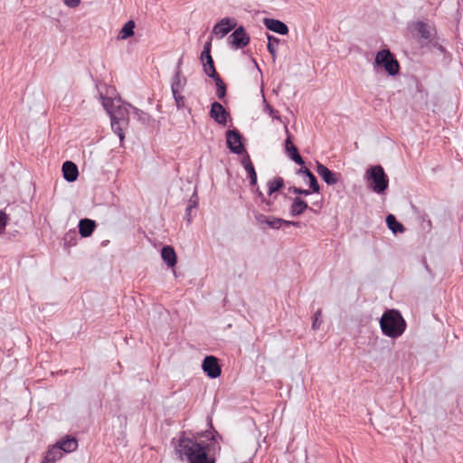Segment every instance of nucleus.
<instances>
[{
  "mask_svg": "<svg viewBox=\"0 0 463 463\" xmlns=\"http://www.w3.org/2000/svg\"><path fill=\"white\" fill-rule=\"evenodd\" d=\"M221 449V446L214 436L210 442L190 439L183 435L175 447V452L180 459H186L190 463H214V455Z\"/></svg>",
  "mask_w": 463,
  "mask_h": 463,
  "instance_id": "f257e3e1",
  "label": "nucleus"
},
{
  "mask_svg": "<svg viewBox=\"0 0 463 463\" xmlns=\"http://www.w3.org/2000/svg\"><path fill=\"white\" fill-rule=\"evenodd\" d=\"M380 326L383 335L397 338L405 331L406 323L399 311L391 309L383 314L380 319Z\"/></svg>",
  "mask_w": 463,
  "mask_h": 463,
  "instance_id": "f03ea898",
  "label": "nucleus"
},
{
  "mask_svg": "<svg viewBox=\"0 0 463 463\" xmlns=\"http://www.w3.org/2000/svg\"><path fill=\"white\" fill-rule=\"evenodd\" d=\"M102 105L109 114L110 120L118 121L121 124H128V109L121 101L113 100L110 98L102 97Z\"/></svg>",
  "mask_w": 463,
  "mask_h": 463,
  "instance_id": "7ed1b4c3",
  "label": "nucleus"
},
{
  "mask_svg": "<svg viewBox=\"0 0 463 463\" xmlns=\"http://www.w3.org/2000/svg\"><path fill=\"white\" fill-rule=\"evenodd\" d=\"M373 66L383 68L390 76L397 75L400 70L398 61L388 49H383L376 53Z\"/></svg>",
  "mask_w": 463,
  "mask_h": 463,
  "instance_id": "20e7f679",
  "label": "nucleus"
},
{
  "mask_svg": "<svg viewBox=\"0 0 463 463\" xmlns=\"http://www.w3.org/2000/svg\"><path fill=\"white\" fill-rule=\"evenodd\" d=\"M367 175L373 183L372 186L373 192L382 194L388 188V178L381 165L371 166L367 170Z\"/></svg>",
  "mask_w": 463,
  "mask_h": 463,
  "instance_id": "39448f33",
  "label": "nucleus"
},
{
  "mask_svg": "<svg viewBox=\"0 0 463 463\" xmlns=\"http://www.w3.org/2000/svg\"><path fill=\"white\" fill-rule=\"evenodd\" d=\"M226 143L231 152L237 155L246 153L241 144V136L238 130L232 129L226 132Z\"/></svg>",
  "mask_w": 463,
  "mask_h": 463,
  "instance_id": "423d86ee",
  "label": "nucleus"
},
{
  "mask_svg": "<svg viewBox=\"0 0 463 463\" xmlns=\"http://www.w3.org/2000/svg\"><path fill=\"white\" fill-rule=\"evenodd\" d=\"M254 219L256 221V223L260 225L261 228H265L264 226L266 225L269 228L274 230L279 229L282 226L283 222H285L284 220L281 218L267 216L258 212L254 213Z\"/></svg>",
  "mask_w": 463,
  "mask_h": 463,
  "instance_id": "0eeeda50",
  "label": "nucleus"
},
{
  "mask_svg": "<svg viewBox=\"0 0 463 463\" xmlns=\"http://www.w3.org/2000/svg\"><path fill=\"white\" fill-rule=\"evenodd\" d=\"M228 39L230 43L235 49L243 48L250 43V37L246 33L242 26H240L237 29H235V31L229 36Z\"/></svg>",
  "mask_w": 463,
  "mask_h": 463,
  "instance_id": "6e6552de",
  "label": "nucleus"
},
{
  "mask_svg": "<svg viewBox=\"0 0 463 463\" xmlns=\"http://www.w3.org/2000/svg\"><path fill=\"white\" fill-rule=\"evenodd\" d=\"M202 368L207 376L213 379L220 376L222 373L217 358L212 355L203 359Z\"/></svg>",
  "mask_w": 463,
  "mask_h": 463,
  "instance_id": "1a4fd4ad",
  "label": "nucleus"
},
{
  "mask_svg": "<svg viewBox=\"0 0 463 463\" xmlns=\"http://www.w3.org/2000/svg\"><path fill=\"white\" fill-rule=\"evenodd\" d=\"M210 116L218 124L225 126L229 113L225 110L221 103L214 101L211 106Z\"/></svg>",
  "mask_w": 463,
  "mask_h": 463,
  "instance_id": "9d476101",
  "label": "nucleus"
},
{
  "mask_svg": "<svg viewBox=\"0 0 463 463\" xmlns=\"http://www.w3.org/2000/svg\"><path fill=\"white\" fill-rule=\"evenodd\" d=\"M236 21L232 18L225 17L222 18L219 23H217L213 32L216 35H220V37L225 36L228 33H230L236 26Z\"/></svg>",
  "mask_w": 463,
  "mask_h": 463,
  "instance_id": "9b49d317",
  "label": "nucleus"
},
{
  "mask_svg": "<svg viewBox=\"0 0 463 463\" xmlns=\"http://www.w3.org/2000/svg\"><path fill=\"white\" fill-rule=\"evenodd\" d=\"M317 173L328 185H334L338 182L339 174L332 172L326 165L319 162L317 163Z\"/></svg>",
  "mask_w": 463,
  "mask_h": 463,
  "instance_id": "f8f14e48",
  "label": "nucleus"
},
{
  "mask_svg": "<svg viewBox=\"0 0 463 463\" xmlns=\"http://www.w3.org/2000/svg\"><path fill=\"white\" fill-rule=\"evenodd\" d=\"M415 29L418 32L419 36L428 43H430L435 37L436 31L434 27L429 24L418 22L415 24Z\"/></svg>",
  "mask_w": 463,
  "mask_h": 463,
  "instance_id": "ddd939ff",
  "label": "nucleus"
},
{
  "mask_svg": "<svg viewBox=\"0 0 463 463\" xmlns=\"http://www.w3.org/2000/svg\"><path fill=\"white\" fill-rule=\"evenodd\" d=\"M182 61H180L177 65L176 71L172 79L171 90L173 94L182 92L184 86L186 85V78L182 75L180 66Z\"/></svg>",
  "mask_w": 463,
  "mask_h": 463,
  "instance_id": "4468645a",
  "label": "nucleus"
},
{
  "mask_svg": "<svg viewBox=\"0 0 463 463\" xmlns=\"http://www.w3.org/2000/svg\"><path fill=\"white\" fill-rule=\"evenodd\" d=\"M264 24L269 30L279 33L281 35H285L288 33V28L286 25V24L279 20L265 18Z\"/></svg>",
  "mask_w": 463,
  "mask_h": 463,
  "instance_id": "2eb2a0df",
  "label": "nucleus"
},
{
  "mask_svg": "<svg viewBox=\"0 0 463 463\" xmlns=\"http://www.w3.org/2000/svg\"><path fill=\"white\" fill-rule=\"evenodd\" d=\"M63 177L68 182H74L79 175L77 165L71 161H66L62 165Z\"/></svg>",
  "mask_w": 463,
  "mask_h": 463,
  "instance_id": "dca6fc26",
  "label": "nucleus"
},
{
  "mask_svg": "<svg viewBox=\"0 0 463 463\" xmlns=\"http://www.w3.org/2000/svg\"><path fill=\"white\" fill-rule=\"evenodd\" d=\"M285 149L291 160H293L296 164L303 165L305 164L303 158L298 154L297 146L292 143L290 137H288L286 139Z\"/></svg>",
  "mask_w": 463,
  "mask_h": 463,
  "instance_id": "f3484780",
  "label": "nucleus"
},
{
  "mask_svg": "<svg viewBox=\"0 0 463 463\" xmlns=\"http://www.w3.org/2000/svg\"><path fill=\"white\" fill-rule=\"evenodd\" d=\"M161 257L164 262L170 268L176 264V254L173 247L164 246L161 250Z\"/></svg>",
  "mask_w": 463,
  "mask_h": 463,
  "instance_id": "a211bd4d",
  "label": "nucleus"
},
{
  "mask_svg": "<svg viewBox=\"0 0 463 463\" xmlns=\"http://www.w3.org/2000/svg\"><path fill=\"white\" fill-rule=\"evenodd\" d=\"M307 208L308 204L307 202L299 197H295L292 200L289 213L291 216H298L301 215Z\"/></svg>",
  "mask_w": 463,
  "mask_h": 463,
  "instance_id": "6ab92c4d",
  "label": "nucleus"
},
{
  "mask_svg": "<svg viewBox=\"0 0 463 463\" xmlns=\"http://www.w3.org/2000/svg\"><path fill=\"white\" fill-rule=\"evenodd\" d=\"M96 227V223L94 221L90 219H82L79 222V232L81 237H89L93 232Z\"/></svg>",
  "mask_w": 463,
  "mask_h": 463,
  "instance_id": "aec40b11",
  "label": "nucleus"
},
{
  "mask_svg": "<svg viewBox=\"0 0 463 463\" xmlns=\"http://www.w3.org/2000/svg\"><path fill=\"white\" fill-rule=\"evenodd\" d=\"M59 449L62 452H72L78 447V441L75 438L67 437L57 443Z\"/></svg>",
  "mask_w": 463,
  "mask_h": 463,
  "instance_id": "412c9836",
  "label": "nucleus"
},
{
  "mask_svg": "<svg viewBox=\"0 0 463 463\" xmlns=\"http://www.w3.org/2000/svg\"><path fill=\"white\" fill-rule=\"evenodd\" d=\"M386 223L388 228L394 233L402 232L404 231L403 225L399 222L395 216L392 214H389L386 217Z\"/></svg>",
  "mask_w": 463,
  "mask_h": 463,
  "instance_id": "4be33fe9",
  "label": "nucleus"
},
{
  "mask_svg": "<svg viewBox=\"0 0 463 463\" xmlns=\"http://www.w3.org/2000/svg\"><path fill=\"white\" fill-rule=\"evenodd\" d=\"M135 22L133 20L128 21L121 28L118 39L126 40L134 34Z\"/></svg>",
  "mask_w": 463,
  "mask_h": 463,
  "instance_id": "5701e85b",
  "label": "nucleus"
},
{
  "mask_svg": "<svg viewBox=\"0 0 463 463\" xmlns=\"http://www.w3.org/2000/svg\"><path fill=\"white\" fill-rule=\"evenodd\" d=\"M62 452L59 449L57 444L52 446L46 453L43 463H52L61 458Z\"/></svg>",
  "mask_w": 463,
  "mask_h": 463,
  "instance_id": "b1692460",
  "label": "nucleus"
},
{
  "mask_svg": "<svg viewBox=\"0 0 463 463\" xmlns=\"http://www.w3.org/2000/svg\"><path fill=\"white\" fill-rule=\"evenodd\" d=\"M284 186V180L280 176H276L268 182V194H273Z\"/></svg>",
  "mask_w": 463,
  "mask_h": 463,
  "instance_id": "393cba45",
  "label": "nucleus"
},
{
  "mask_svg": "<svg viewBox=\"0 0 463 463\" xmlns=\"http://www.w3.org/2000/svg\"><path fill=\"white\" fill-rule=\"evenodd\" d=\"M203 71H204L205 74L208 77L213 79V78L219 76V74L217 73V71L215 70L213 60L212 57H209L208 61H205L203 62Z\"/></svg>",
  "mask_w": 463,
  "mask_h": 463,
  "instance_id": "a878e982",
  "label": "nucleus"
},
{
  "mask_svg": "<svg viewBox=\"0 0 463 463\" xmlns=\"http://www.w3.org/2000/svg\"><path fill=\"white\" fill-rule=\"evenodd\" d=\"M213 80L216 85V96L218 97V99H222L226 95V85L220 77V75L213 78Z\"/></svg>",
  "mask_w": 463,
  "mask_h": 463,
  "instance_id": "bb28decb",
  "label": "nucleus"
},
{
  "mask_svg": "<svg viewBox=\"0 0 463 463\" xmlns=\"http://www.w3.org/2000/svg\"><path fill=\"white\" fill-rule=\"evenodd\" d=\"M279 43V40L272 35H268V50L269 53L272 55L273 60L276 59L277 53L276 49Z\"/></svg>",
  "mask_w": 463,
  "mask_h": 463,
  "instance_id": "cd10ccee",
  "label": "nucleus"
},
{
  "mask_svg": "<svg viewBox=\"0 0 463 463\" xmlns=\"http://www.w3.org/2000/svg\"><path fill=\"white\" fill-rule=\"evenodd\" d=\"M128 124H121L118 121L111 120V128L116 133L119 139L122 141L124 139V132L123 128L127 127Z\"/></svg>",
  "mask_w": 463,
  "mask_h": 463,
  "instance_id": "c85d7f7f",
  "label": "nucleus"
},
{
  "mask_svg": "<svg viewBox=\"0 0 463 463\" xmlns=\"http://www.w3.org/2000/svg\"><path fill=\"white\" fill-rule=\"evenodd\" d=\"M245 170L248 173L250 185L255 186L257 184V174H256L253 165H248V167L245 168Z\"/></svg>",
  "mask_w": 463,
  "mask_h": 463,
  "instance_id": "c756f323",
  "label": "nucleus"
},
{
  "mask_svg": "<svg viewBox=\"0 0 463 463\" xmlns=\"http://www.w3.org/2000/svg\"><path fill=\"white\" fill-rule=\"evenodd\" d=\"M307 178L309 181V187L312 190V192L318 193L320 190V186L317 183L316 176L313 174H311L309 176H307Z\"/></svg>",
  "mask_w": 463,
  "mask_h": 463,
  "instance_id": "7c9ffc66",
  "label": "nucleus"
},
{
  "mask_svg": "<svg viewBox=\"0 0 463 463\" xmlns=\"http://www.w3.org/2000/svg\"><path fill=\"white\" fill-rule=\"evenodd\" d=\"M211 56V43H206L203 46V50L201 53V61L202 62L208 61Z\"/></svg>",
  "mask_w": 463,
  "mask_h": 463,
  "instance_id": "2f4dec72",
  "label": "nucleus"
},
{
  "mask_svg": "<svg viewBox=\"0 0 463 463\" xmlns=\"http://www.w3.org/2000/svg\"><path fill=\"white\" fill-rule=\"evenodd\" d=\"M288 191L293 193V194H298V195H305V196H307V195L310 194V191L309 190L298 188V187H296V186L289 187Z\"/></svg>",
  "mask_w": 463,
  "mask_h": 463,
  "instance_id": "473e14b6",
  "label": "nucleus"
},
{
  "mask_svg": "<svg viewBox=\"0 0 463 463\" xmlns=\"http://www.w3.org/2000/svg\"><path fill=\"white\" fill-rule=\"evenodd\" d=\"M174 99L175 100L176 107L178 109L184 107V98L181 95V92H177L176 94H173Z\"/></svg>",
  "mask_w": 463,
  "mask_h": 463,
  "instance_id": "72a5a7b5",
  "label": "nucleus"
},
{
  "mask_svg": "<svg viewBox=\"0 0 463 463\" xmlns=\"http://www.w3.org/2000/svg\"><path fill=\"white\" fill-rule=\"evenodd\" d=\"M6 223H7V215L5 212L0 211V234L5 228Z\"/></svg>",
  "mask_w": 463,
  "mask_h": 463,
  "instance_id": "f704fd0d",
  "label": "nucleus"
},
{
  "mask_svg": "<svg viewBox=\"0 0 463 463\" xmlns=\"http://www.w3.org/2000/svg\"><path fill=\"white\" fill-rule=\"evenodd\" d=\"M63 2L70 8H76L80 4V0H63Z\"/></svg>",
  "mask_w": 463,
  "mask_h": 463,
  "instance_id": "c9c22d12",
  "label": "nucleus"
},
{
  "mask_svg": "<svg viewBox=\"0 0 463 463\" xmlns=\"http://www.w3.org/2000/svg\"><path fill=\"white\" fill-rule=\"evenodd\" d=\"M241 164L244 166V169L248 167L249 165H252L253 164L250 161V156L246 153L245 156L241 159Z\"/></svg>",
  "mask_w": 463,
  "mask_h": 463,
  "instance_id": "e433bc0d",
  "label": "nucleus"
},
{
  "mask_svg": "<svg viewBox=\"0 0 463 463\" xmlns=\"http://www.w3.org/2000/svg\"><path fill=\"white\" fill-rule=\"evenodd\" d=\"M266 109L269 111L270 116H272L274 118L279 119V116L278 115V111L275 110L271 106L267 104Z\"/></svg>",
  "mask_w": 463,
  "mask_h": 463,
  "instance_id": "4c0bfd02",
  "label": "nucleus"
},
{
  "mask_svg": "<svg viewBox=\"0 0 463 463\" xmlns=\"http://www.w3.org/2000/svg\"><path fill=\"white\" fill-rule=\"evenodd\" d=\"M298 175H305L306 177L309 176L312 173L310 172L309 169H307V167H302L300 168L299 170H298Z\"/></svg>",
  "mask_w": 463,
  "mask_h": 463,
  "instance_id": "58836bf2",
  "label": "nucleus"
},
{
  "mask_svg": "<svg viewBox=\"0 0 463 463\" xmlns=\"http://www.w3.org/2000/svg\"><path fill=\"white\" fill-rule=\"evenodd\" d=\"M285 222H283L282 225H285V226H296V227H301V222H292V221H286L284 220Z\"/></svg>",
  "mask_w": 463,
  "mask_h": 463,
  "instance_id": "ea45409f",
  "label": "nucleus"
},
{
  "mask_svg": "<svg viewBox=\"0 0 463 463\" xmlns=\"http://www.w3.org/2000/svg\"><path fill=\"white\" fill-rule=\"evenodd\" d=\"M321 323H322V321L319 320V318L317 317H315V319H314V321L312 323V328L314 330H317L319 328Z\"/></svg>",
  "mask_w": 463,
  "mask_h": 463,
  "instance_id": "a19ab883",
  "label": "nucleus"
},
{
  "mask_svg": "<svg viewBox=\"0 0 463 463\" xmlns=\"http://www.w3.org/2000/svg\"><path fill=\"white\" fill-rule=\"evenodd\" d=\"M213 436V434L212 433H208V434H205L204 437L207 439V440L205 442H210L211 440V437ZM214 437L217 439H221V436H219L218 434L214 435Z\"/></svg>",
  "mask_w": 463,
  "mask_h": 463,
  "instance_id": "79ce46f5",
  "label": "nucleus"
},
{
  "mask_svg": "<svg viewBox=\"0 0 463 463\" xmlns=\"http://www.w3.org/2000/svg\"><path fill=\"white\" fill-rule=\"evenodd\" d=\"M191 210H192V204H189V205L187 206V208H186V213H187V215H189V214H190Z\"/></svg>",
  "mask_w": 463,
  "mask_h": 463,
  "instance_id": "37998d69",
  "label": "nucleus"
},
{
  "mask_svg": "<svg viewBox=\"0 0 463 463\" xmlns=\"http://www.w3.org/2000/svg\"><path fill=\"white\" fill-rule=\"evenodd\" d=\"M322 315V311L320 309H318L316 314H315V317H317L319 318V317Z\"/></svg>",
  "mask_w": 463,
  "mask_h": 463,
  "instance_id": "c03bdc74",
  "label": "nucleus"
},
{
  "mask_svg": "<svg viewBox=\"0 0 463 463\" xmlns=\"http://www.w3.org/2000/svg\"><path fill=\"white\" fill-rule=\"evenodd\" d=\"M189 204H192V208H193L196 205V202L190 200Z\"/></svg>",
  "mask_w": 463,
  "mask_h": 463,
  "instance_id": "a18cd8bd",
  "label": "nucleus"
},
{
  "mask_svg": "<svg viewBox=\"0 0 463 463\" xmlns=\"http://www.w3.org/2000/svg\"><path fill=\"white\" fill-rule=\"evenodd\" d=\"M257 192H258V196L262 198L263 197V194L260 191H259V189H257Z\"/></svg>",
  "mask_w": 463,
  "mask_h": 463,
  "instance_id": "49530a36",
  "label": "nucleus"
}]
</instances>
